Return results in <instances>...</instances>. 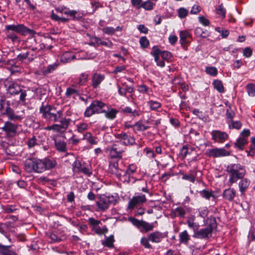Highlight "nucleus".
I'll return each instance as SVG.
<instances>
[{"instance_id":"obj_31","label":"nucleus","mask_w":255,"mask_h":255,"mask_svg":"<svg viewBox=\"0 0 255 255\" xmlns=\"http://www.w3.org/2000/svg\"><path fill=\"white\" fill-rule=\"evenodd\" d=\"M195 33L197 36L206 38L209 36V32L205 30H204L200 27H197L195 30Z\"/></svg>"},{"instance_id":"obj_36","label":"nucleus","mask_w":255,"mask_h":255,"mask_svg":"<svg viewBox=\"0 0 255 255\" xmlns=\"http://www.w3.org/2000/svg\"><path fill=\"white\" fill-rule=\"evenodd\" d=\"M29 91L28 89L24 90L21 88L20 89V92H19V103L24 105L25 103L26 97L27 95V92Z\"/></svg>"},{"instance_id":"obj_61","label":"nucleus","mask_w":255,"mask_h":255,"mask_svg":"<svg viewBox=\"0 0 255 255\" xmlns=\"http://www.w3.org/2000/svg\"><path fill=\"white\" fill-rule=\"evenodd\" d=\"M102 31L106 34L113 35L116 32V30L112 27H106L102 29Z\"/></svg>"},{"instance_id":"obj_58","label":"nucleus","mask_w":255,"mask_h":255,"mask_svg":"<svg viewBox=\"0 0 255 255\" xmlns=\"http://www.w3.org/2000/svg\"><path fill=\"white\" fill-rule=\"evenodd\" d=\"M229 127L230 128L239 129L242 127V124L239 121H232L231 125H229Z\"/></svg>"},{"instance_id":"obj_45","label":"nucleus","mask_w":255,"mask_h":255,"mask_svg":"<svg viewBox=\"0 0 255 255\" xmlns=\"http://www.w3.org/2000/svg\"><path fill=\"white\" fill-rule=\"evenodd\" d=\"M187 223L188 226L193 230L194 233H196V232H197L199 227L198 224L194 223L193 221L191 220H188Z\"/></svg>"},{"instance_id":"obj_49","label":"nucleus","mask_w":255,"mask_h":255,"mask_svg":"<svg viewBox=\"0 0 255 255\" xmlns=\"http://www.w3.org/2000/svg\"><path fill=\"white\" fill-rule=\"evenodd\" d=\"M147 104L150 109L152 110H156L161 107V104L156 101L151 100L148 102Z\"/></svg>"},{"instance_id":"obj_20","label":"nucleus","mask_w":255,"mask_h":255,"mask_svg":"<svg viewBox=\"0 0 255 255\" xmlns=\"http://www.w3.org/2000/svg\"><path fill=\"white\" fill-rule=\"evenodd\" d=\"M21 86L15 83L9 84L7 89V92L11 95H17L20 92Z\"/></svg>"},{"instance_id":"obj_51","label":"nucleus","mask_w":255,"mask_h":255,"mask_svg":"<svg viewBox=\"0 0 255 255\" xmlns=\"http://www.w3.org/2000/svg\"><path fill=\"white\" fill-rule=\"evenodd\" d=\"M140 46L143 48H147L149 45V41L145 36H142L139 39Z\"/></svg>"},{"instance_id":"obj_29","label":"nucleus","mask_w":255,"mask_h":255,"mask_svg":"<svg viewBox=\"0 0 255 255\" xmlns=\"http://www.w3.org/2000/svg\"><path fill=\"white\" fill-rule=\"evenodd\" d=\"M115 242L114 237L111 235L109 237H106L105 240L102 241V244L103 246L112 248L114 247V242Z\"/></svg>"},{"instance_id":"obj_37","label":"nucleus","mask_w":255,"mask_h":255,"mask_svg":"<svg viewBox=\"0 0 255 255\" xmlns=\"http://www.w3.org/2000/svg\"><path fill=\"white\" fill-rule=\"evenodd\" d=\"M89 75L85 73H82L79 77V81L78 84L80 86L84 85L88 81Z\"/></svg>"},{"instance_id":"obj_15","label":"nucleus","mask_w":255,"mask_h":255,"mask_svg":"<svg viewBox=\"0 0 255 255\" xmlns=\"http://www.w3.org/2000/svg\"><path fill=\"white\" fill-rule=\"evenodd\" d=\"M104 79V75L97 73L93 74L91 78V85L93 88L94 89L98 88Z\"/></svg>"},{"instance_id":"obj_3","label":"nucleus","mask_w":255,"mask_h":255,"mask_svg":"<svg viewBox=\"0 0 255 255\" xmlns=\"http://www.w3.org/2000/svg\"><path fill=\"white\" fill-rule=\"evenodd\" d=\"M40 112L44 119L53 122H58L63 116L61 111H57L55 107L50 105L41 106L40 108Z\"/></svg>"},{"instance_id":"obj_48","label":"nucleus","mask_w":255,"mask_h":255,"mask_svg":"<svg viewBox=\"0 0 255 255\" xmlns=\"http://www.w3.org/2000/svg\"><path fill=\"white\" fill-rule=\"evenodd\" d=\"M206 72L212 76H216L218 73L217 69L215 67H207L206 68Z\"/></svg>"},{"instance_id":"obj_23","label":"nucleus","mask_w":255,"mask_h":255,"mask_svg":"<svg viewBox=\"0 0 255 255\" xmlns=\"http://www.w3.org/2000/svg\"><path fill=\"white\" fill-rule=\"evenodd\" d=\"M11 246H4L0 244V255H17L16 253L10 249Z\"/></svg>"},{"instance_id":"obj_26","label":"nucleus","mask_w":255,"mask_h":255,"mask_svg":"<svg viewBox=\"0 0 255 255\" xmlns=\"http://www.w3.org/2000/svg\"><path fill=\"white\" fill-rule=\"evenodd\" d=\"M136 167L133 164H131L128 166L127 169H123V171L124 173H122V176L129 177L130 175L133 174L135 171Z\"/></svg>"},{"instance_id":"obj_14","label":"nucleus","mask_w":255,"mask_h":255,"mask_svg":"<svg viewBox=\"0 0 255 255\" xmlns=\"http://www.w3.org/2000/svg\"><path fill=\"white\" fill-rule=\"evenodd\" d=\"M17 126L12 123L10 122H6L3 127L1 128L2 130L8 134L14 135L16 132Z\"/></svg>"},{"instance_id":"obj_55","label":"nucleus","mask_w":255,"mask_h":255,"mask_svg":"<svg viewBox=\"0 0 255 255\" xmlns=\"http://www.w3.org/2000/svg\"><path fill=\"white\" fill-rule=\"evenodd\" d=\"M45 129L48 130H53L57 132L62 131V130L59 127L58 124L53 125L50 126H48L45 128Z\"/></svg>"},{"instance_id":"obj_60","label":"nucleus","mask_w":255,"mask_h":255,"mask_svg":"<svg viewBox=\"0 0 255 255\" xmlns=\"http://www.w3.org/2000/svg\"><path fill=\"white\" fill-rule=\"evenodd\" d=\"M4 212L6 213H10L13 212L16 210L14 206L7 205L3 207Z\"/></svg>"},{"instance_id":"obj_5","label":"nucleus","mask_w":255,"mask_h":255,"mask_svg":"<svg viewBox=\"0 0 255 255\" xmlns=\"http://www.w3.org/2000/svg\"><path fill=\"white\" fill-rule=\"evenodd\" d=\"M106 106V104L100 101H93L86 109L84 113V116L89 118L94 114L103 113L105 112V110L103 108Z\"/></svg>"},{"instance_id":"obj_47","label":"nucleus","mask_w":255,"mask_h":255,"mask_svg":"<svg viewBox=\"0 0 255 255\" xmlns=\"http://www.w3.org/2000/svg\"><path fill=\"white\" fill-rule=\"evenodd\" d=\"M247 90L250 96H255V85L253 84H248L247 86Z\"/></svg>"},{"instance_id":"obj_13","label":"nucleus","mask_w":255,"mask_h":255,"mask_svg":"<svg viewBox=\"0 0 255 255\" xmlns=\"http://www.w3.org/2000/svg\"><path fill=\"white\" fill-rule=\"evenodd\" d=\"M211 135L213 140L218 142H223L228 137L226 132L218 130H213Z\"/></svg>"},{"instance_id":"obj_8","label":"nucleus","mask_w":255,"mask_h":255,"mask_svg":"<svg viewBox=\"0 0 255 255\" xmlns=\"http://www.w3.org/2000/svg\"><path fill=\"white\" fill-rule=\"evenodd\" d=\"M119 161V160L113 159L110 162L109 171L115 174L118 178H120L122 177V173H124L122 165L123 162L121 161V165H120Z\"/></svg>"},{"instance_id":"obj_62","label":"nucleus","mask_w":255,"mask_h":255,"mask_svg":"<svg viewBox=\"0 0 255 255\" xmlns=\"http://www.w3.org/2000/svg\"><path fill=\"white\" fill-rule=\"evenodd\" d=\"M26 53H29L28 60L29 62L33 61L37 57V53L36 51H32L31 50L28 51L26 52Z\"/></svg>"},{"instance_id":"obj_38","label":"nucleus","mask_w":255,"mask_h":255,"mask_svg":"<svg viewBox=\"0 0 255 255\" xmlns=\"http://www.w3.org/2000/svg\"><path fill=\"white\" fill-rule=\"evenodd\" d=\"M199 193L202 197L207 200H209L211 197H214L212 191H209L205 189L199 191Z\"/></svg>"},{"instance_id":"obj_54","label":"nucleus","mask_w":255,"mask_h":255,"mask_svg":"<svg viewBox=\"0 0 255 255\" xmlns=\"http://www.w3.org/2000/svg\"><path fill=\"white\" fill-rule=\"evenodd\" d=\"M188 13V11L184 7L180 8L178 10V16L180 18H183L185 17Z\"/></svg>"},{"instance_id":"obj_53","label":"nucleus","mask_w":255,"mask_h":255,"mask_svg":"<svg viewBox=\"0 0 255 255\" xmlns=\"http://www.w3.org/2000/svg\"><path fill=\"white\" fill-rule=\"evenodd\" d=\"M149 240L148 239V236L147 238H142L140 240L141 244L146 249H151L152 247L151 245L149 243Z\"/></svg>"},{"instance_id":"obj_64","label":"nucleus","mask_w":255,"mask_h":255,"mask_svg":"<svg viewBox=\"0 0 255 255\" xmlns=\"http://www.w3.org/2000/svg\"><path fill=\"white\" fill-rule=\"evenodd\" d=\"M161 57L166 60H169L172 57V54L167 51H163L161 52Z\"/></svg>"},{"instance_id":"obj_1","label":"nucleus","mask_w":255,"mask_h":255,"mask_svg":"<svg viewBox=\"0 0 255 255\" xmlns=\"http://www.w3.org/2000/svg\"><path fill=\"white\" fill-rule=\"evenodd\" d=\"M56 164V160L53 158L28 159L25 162L24 168L29 173L33 171L42 173L55 167Z\"/></svg>"},{"instance_id":"obj_43","label":"nucleus","mask_w":255,"mask_h":255,"mask_svg":"<svg viewBox=\"0 0 255 255\" xmlns=\"http://www.w3.org/2000/svg\"><path fill=\"white\" fill-rule=\"evenodd\" d=\"M103 113H105V116L107 118L113 119L116 117L118 111L115 109H111L109 111H106L105 110V112H104Z\"/></svg>"},{"instance_id":"obj_9","label":"nucleus","mask_w":255,"mask_h":255,"mask_svg":"<svg viewBox=\"0 0 255 255\" xmlns=\"http://www.w3.org/2000/svg\"><path fill=\"white\" fill-rule=\"evenodd\" d=\"M146 201V197L143 194H140L137 196H134L129 200L127 209L133 210L135 207L140 206Z\"/></svg>"},{"instance_id":"obj_28","label":"nucleus","mask_w":255,"mask_h":255,"mask_svg":"<svg viewBox=\"0 0 255 255\" xmlns=\"http://www.w3.org/2000/svg\"><path fill=\"white\" fill-rule=\"evenodd\" d=\"M36 45V40L33 37L28 39L26 42V46L30 49L32 51H36V50L38 49Z\"/></svg>"},{"instance_id":"obj_27","label":"nucleus","mask_w":255,"mask_h":255,"mask_svg":"<svg viewBox=\"0 0 255 255\" xmlns=\"http://www.w3.org/2000/svg\"><path fill=\"white\" fill-rule=\"evenodd\" d=\"M247 143V139L245 137H239L234 143V146L240 150H243L245 145Z\"/></svg>"},{"instance_id":"obj_46","label":"nucleus","mask_w":255,"mask_h":255,"mask_svg":"<svg viewBox=\"0 0 255 255\" xmlns=\"http://www.w3.org/2000/svg\"><path fill=\"white\" fill-rule=\"evenodd\" d=\"M134 128L135 130L144 131L148 129V127L144 126L141 122L138 121L134 124Z\"/></svg>"},{"instance_id":"obj_34","label":"nucleus","mask_w":255,"mask_h":255,"mask_svg":"<svg viewBox=\"0 0 255 255\" xmlns=\"http://www.w3.org/2000/svg\"><path fill=\"white\" fill-rule=\"evenodd\" d=\"M70 121L71 120L70 119L63 118L62 116L58 121L60 123V124L58 125L62 130H65L68 128Z\"/></svg>"},{"instance_id":"obj_17","label":"nucleus","mask_w":255,"mask_h":255,"mask_svg":"<svg viewBox=\"0 0 255 255\" xmlns=\"http://www.w3.org/2000/svg\"><path fill=\"white\" fill-rule=\"evenodd\" d=\"M118 137L124 140V144L126 145H133L135 144V138L133 136L128 135L125 132L119 134Z\"/></svg>"},{"instance_id":"obj_32","label":"nucleus","mask_w":255,"mask_h":255,"mask_svg":"<svg viewBox=\"0 0 255 255\" xmlns=\"http://www.w3.org/2000/svg\"><path fill=\"white\" fill-rule=\"evenodd\" d=\"M214 88L220 93H224L225 91L224 87L221 80H215L213 82Z\"/></svg>"},{"instance_id":"obj_7","label":"nucleus","mask_w":255,"mask_h":255,"mask_svg":"<svg viewBox=\"0 0 255 255\" xmlns=\"http://www.w3.org/2000/svg\"><path fill=\"white\" fill-rule=\"evenodd\" d=\"M5 29L7 31H13L17 33H21L22 35H26L29 33L30 35H34L36 32L32 29L25 26L23 24L17 25H7L5 26Z\"/></svg>"},{"instance_id":"obj_44","label":"nucleus","mask_w":255,"mask_h":255,"mask_svg":"<svg viewBox=\"0 0 255 255\" xmlns=\"http://www.w3.org/2000/svg\"><path fill=\"white\" fill-rule=\"evenodd\" d=\"M196 173L194 172H191L189 174H183L182 179L188 180L194 183L195 180Z\"/></svg>"},{"instance_id":"obj_25","label":"nucleus","mask_w":255,"mask_h":255,"mask_svg":"<svg viewBox=\"0 0 255 255\" xmlns=\"http://www.w3.org/2000/svg\"><path fill=\"white\" fill-rule=\"evenodd\" d=\"M75 58V55L69 51L64 52L61 57V61L63 63H67L71 61Z\"/></svg>"},{"instance_id":"obj_41","label":"nucleus","mask_w":255,"mask_h":255,"mask_svg":"<svg viewBox=\"0 0 255 255\" xmlns=\"http://www.w3.org/2000/svg\"><path fill=\"white\" fill-rule=\"evenodd\" d=\"M79 95V92L72 88H68L66 90V96L67 97H71L73 96V97L76 96H78Z\"/></svg>"},{"instance_id":"obj_30","label":"nucleus","mask_w":255,"mask_h":255,"mask_svg":"<svg viewBox=\"0 0 255 255\" xmlns=\"http://www.w3.org/2000/svg\"><path fill=\"white\" fill-rule=\"evenodd\" d=\"M250 185V181L247 179H243L239 184L240 191L243 194Z\"/></svg>"},{"instance_id":"obj_42","label":"nucleus","mask_w":255,"mask_h":255,"mask_svg":"<svg viewBox=\"0 0 255 255\" xmlns=\"http://www.w3.org/2000/svg\"><path fill=\"white\" fill-rule=\"evenodd\" d=\"M63 13L66 15H69L72 17L73 19H78V18L76 16V15L77 14V11L75 10H70L67 7H65V9H64Z\"/></svg>"},{"instance_id":"obj_56","label":"nucleus","mask_w":255,"mask_h":255,"mask_svg":"<svg viewBox=\"0 0 255 255\" xmlns=\"http://www.w3.org/2000/svg\"><path fill=\"white\" fill-rule=\"evenodd\" d=\"M217 13L220 15L222 17H225L226 9L224 8L223 4H221L219 7L216 9Z\"/></svg>"},{"instance_id":"obj_19","label":"nucleus","mask_w":255,"mask_h":255,"mask_svg":"<svg viewBox=\"0 0 255 255\" xmlns=\"http://www.w3.org/2000/svg\"><path fill=\"white\" fill-rule=\"evenodd\" d=\"M148 236L149 241L155 243H160L164 237L163 234L159 231L151 233Z\"/></svg>"},{"instance_id":"obj_39","label":"nucleus","mask_w":255,"mask_h":255,"mask_svg":"<svg viewBox=\"0 0 255 255\" xmlns=\"http://www.w3.org/2000/svg\"><path fill=\"white\" fill-rule=\"evenodd\" d=\"M154 4L150 0L143 2L138 7H142L146 10H151L153 8Z\"/></svg>"},{"instance_id":"obj_40","label":"nucleus","mask_w":255,"mask_h":255,"mask_svg":"<svg viewBox=\"0 0 255 255\" xmlns=\"http://www.w3.org/2000/svg\"><path fill=\"white\" fill-rule=\"evenodd\" d=\"M95 41L98 45H104L108 47H111L113 46V43L109 41H103L100 38L96 37Z\"/></svg>"},{"instance_id":"obj_4","label":"nucleus","mask_w":255,"mask_h":255,"mask_svg":"<svg viewBox=\"0 0 255 255\" xmlns=\"http://www.w3.org/2000/svg\"><path fill=\"white\" fill-rule=\"evenodd\" d=\"M209 223L208 225L203 228L198 230L196 233H194L193 237L200 239H208L212 236L213 230L216 228L217 225L215 218L208 220Z\"/></svg>"},{"instance_id":"obj_33","label":"nucleus","mask_w":255,"mask_h":255,"mask_svg":"<svg viewBox=\"0 0 255 255\" xmlns=\"http://www.w3.org/2000/svg\"><path fill=\"white\" fill-rule=\"evenodd\" d=\"M58 65V64L55 63L48 65L47 67H44L42 71L43 74L44 75H47L52 73L57 68Z\"/></svg>"},{"instance_id":"obj_52","label":"nucleus","mask_w":255,"mask_h":255,"mask_svg":"<svg viewBox=\"0 0 255 255\" xmlns=\"http://www.w3.org/2000/svg\"><path fill=\"white\" fill-rule=\"evenodd\" d=\"M57 149L60 151H65L66 149V144L64 141H59L55 142Z\"/></svg>"},{"instance_id":"obj_59","label":"nucleus","mask_w":255,"mask_h":255,"mask_svg":"<svg viewBox=\"0 0 255 255\" xmlns=\"http://www.w3.org/2000/svg\"><path fill=\"white\" fill-rule=\"evenodd\" d=\"M91 4L93 9L92 13H93L99 7L102 6L100 2L95 0H92L91 1Z\"/></svg>"},{"instance_id":"obj_2","label":"nucleus","mask_w":255,"mask_h":255,"mask_svg":"<svg viewBox=\"0 0 255 255\" xmlns=\"http://www.w3.org/2000/svg\"><path fill=\"white\" fill-rule=\"evenodd\" d=\"M226 170L229 173V183L230 186L238 179L243 178L246 174L245 167L240 164L229 165Z\"/></svg>"},{"instance_id":"obj_35","label":"nucleus","mask_w":255,"mask_h":255,"mask_svg":"<svg viewBox=\"0 0 255 255\" xmlns=\"http://www.w3.org/2000/svg\"><path fill=\"white\" fill-rule=\"evenodd\" d=\"M83 139L87 140L91 144H96L97 143V137L93 136L90 132H87L84 135Z\"/></svg>"},{"instance_id":"obj_22","label":"nucleus","mask_w":255,"mask_h":255,"mask_svg":"<svg viewBox=\"0 0 255 255\" xmlns=\"http://www.w3.org/2000/svg\"><path fill=\"white\" fill-rule=\"evenodd\" d=\"M236 193V192L235 189L233 188H229L224 190L223 196L225 199L229 201H232L233 200Z\"/></svg>"},{"instance_id":"obj_11","label":"nucleus","mask_w":255,"mask_h":255,"mask_svg":"<svg viewBox=\"0 0 255 255\" xmlns=\"http://www.w3.org/2000/svg\"><path fill=\"white\" fill-rule=\"evenodd\" d=\"M205 154L208 156L212 157H220L230 155L229 152L224 148H218L208 149L206 150Z\"/></svg>"},{"instance_id":"obj_50","label":"nucleus","mask_w":255,"mask_h":255,"mask_svg":"<svg viewBox=\"0 0 255 255\" xmlns=\"http://www.w3.org/2000/svg\"><path fill=\"white\" fill-rule=\"evenodd\" d=\"M161 52L162 51H160L157 46H154L152 47V51L151 52L150 54L154 56V60H156L159 55H161Z\"/></svg>"},{"instance_id":"obj_12","label":"nucleus","mask_w":255,"mask_h":255,"mask_svg":"<svg viewBox=\"0 0 255 255\" xmlns=\"http://www.w3.org/2000/svg\"><path fill=\"white\" fill-rule=\"evenodd\" d=\"M88 222L92 231L99 235H101L104 233L103 230L99 226L101 223V221L96 220L94 218L91 217L88 219Z\"/></svg>"},{"instance_id":"obj_57","label":"nucleus","mask_w":255,"mask_h":255,"mask_svg":"<svg viewBox=\"0 0 255 255\" xmlns=\"http://www.w3.org/2000/svg\"><path fill=\"white\" fill-rule=\"evenodd\" d=\"M37 144V139L35 135L30 138L27 141V145L29 148L34 147Z\"/></svg>"},{"instance_id":"obj_21","label":"nucleus","mask_w":255,"mask_h":255,"mask_svg":"<svg viewBox=\"0 0 255 255\" xmlns=\"http://www.w3.org/2000/svg\"><path fill=\"white\" fill-rule=\"evenodd\" d=\"M180 43L182 46H184L186 43L189 42L188 38H190L191 35L187 30L180 31Z\"/></svg>"},{"instance_id":"obj_24","label":"nucleus","mask_w":255,"mask_h":255,"mask_svg":"<svg viewBox=\"0 0 255 255\" xmlns=\"http://www.w3.org/2000/svg\"><path fill=\"white\" fill-rule=\"evenodd\" d=\"M179 242L181 244H183L185 245H187L188 244L189 241L190 240V236L186 230H184L181 232L179 234Z\"/></svg>"},{"instance_id":"obj_6","label":"nucleus","mask_w":255,"mask_h":255,"mask_svg":"<svg viewBox=\"0 0 255 255\" xmlns=\"http://www.w3.org/2000/svg\"><path fill=\"white\" fill-rule=\"evenodd\" d=\"M128 221L140 229L141 232H148L152 231L154 228L152 224H149L143 220H138L132 217H129Z\"/></svg>"},{"instance_id":"obj_63","label":"nucleus","mask_w":255,"mask_h":255,"mask_svg":"<svg viewBox=\"0 0 255 255\" xmlns=\"http://www.w3.org/2000/svg\"><path fill=\"white\" fill-rule=\"evenodd\" d=\"M175 212L180 218H184L186 213V211L182 207H177L175 209Z\"/></svg>"},{"instance_id":"obj_18","label":"nucleus","mask_w":255,"mask_h":255,"mask_svg":"<svg viewBox=\"0 0 255 255\" xmlns=\"http://www.w3.org/2000/svg\"><path fill=\"white\" fill-rule=\"evenodd\" d=\"M111 203L108 197L101 198L96 203L99 211H105L107 210L110 204Z\"/></svg>"},{"instance_id":"obj_10","label":"nucleus","mask_w":255,"mask_h":255,"mask_svg":"<svg viewBox=\"0 0 255 255\" xmlns=\"http://www.w3.org/2000/svg\"><path fill=\"white\" fill-rule=\"evenodd\" d=\"M110 155L112 158H122V153L125 151L123 144L121 142H116L109 148Z\"/></svg>"},{"instance_id":"obj_16","label":"nucleus","mask_w":255,"mask_h":255,"mask_svg":"<svg viewBox=\"0 0 255 255\" xmlns=\"http://www.w3.org/2000/svg\"><path fill=\"white\" fill-rule=\"evenodd\" d=\"M5 114L9 120L15 122L20 121L23 119L21 116L16 115L13 110L9 106L6 108Z\"/></svg>"}]
</instances>
